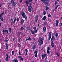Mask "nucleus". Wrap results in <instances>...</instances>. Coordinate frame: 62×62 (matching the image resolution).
I'll list each match as a JSON object with an SVG mask.
<instances>
[{"mask_svg": "<svg viewBox=\"0 0 62 62\" xmlns=\"http://www.w3.org/2000/svg\"><path fill=\"white\" fill-rule=\"evenodd\" d=\"M34 53L35 54V57H37L38 55H37V54H38V50H35Z\"/></svg>", "mask_w": 62, "mask_h": 62, "instance_id": "obj_7", "label": "nucleus"}, {"mask_svg": "<svg viewBox=\"0 0 62 62\" xmlns=\"http://www.w3.org/2000/svg\"><path fill=\"white\" fill-rule=\"evenodd\" d=\"M47 23L46 22H45L44 23V25H46V24H47Z\"/></svg>", "mask_w": 62, "mask_h": 62, "instance_id": "obj_45", "label": "nucleus"}, {"mask_svg": "<svg viewBox=\"0 0 62 62\" xmlns=\"http://www.w3.org/2000/svg\"><path fill=\"white\" fill-rule=\"evenodd\" d=\"M5 41L6 42H8V40L7 39H6L5 40Z\"/></svg>", "mask_w": 62, "mask_h": 62, "instance_id": "obj_53", "label": "nucleus"}, {"mask_svg": "<svg viewBox=\"0 0 62 62\" xmlns=\"http://www.w3.org/2000/svg\"><path fill=\"white\" fill-rule=\"evenodd\" d=\"M46 62H48V60H46Z\"/></svg>", "mask_w": 62, "mask_h": 62, "instance_id": "obj_55", "label": "nucleus"}, {"mask_svg": "<svg viewBox=\"0 0 62 62\" xmlns=\"http://www.w3.org/2000/svg\"><path fill=\"white\" fill-rule=\"evenodd\" d=\"M14 61L15 62H18V60L17 59H15L13 61V62H14Z\"/></svg>", "mask_w": 62, "mask_h": 62, "instance_id": "obj_22", "label": "nucleus"}, {"mask_svg": "<svg viewBox=\"0 0 62 62\" xmlns=\"http://www.w3.org/2000/svg\"><path fill=\"white\" fill-rule=\"evenodd\" d=\"M27 6L28 7V10L30 13L31 12V11H32V9H31V8H30V7H29L28 5H27Z\"/></svg>", "mask_w": 62, "mask_h": 62, "instance_id": "obj_5", "label": "nucleus"}, {"mask_svg": "<svg viewBox=\"0 0 62 62\" xmlns=\"http://www.w3.org/2000/svg\"><path fill=\"white\" fill-rule=\"evenodd\" d=\"M58 5H57V7L55 8V9H57V8H58Z\"/></svg>", "mask_w": 62, "mask_h": 62, "instance_id": "obj_49", "label": "nucleus"}, {"mask_svg": "<svg viewBox=\"0 0 62 62\" xmlns=\"http://www.w3.org/2000/svg\"><path fill=\"white\" fill-rule=\"evenodd\" d=\"M47 59V57L45 58V60H46V59Z\"/></svg>", "mask_w": 62, "mask_h": 62, "instance_id": "obj_61", "label": "nucleus"}, {"mask_svg": "<svg viewBox=\"0 0 62 62\" xmlns=\"http://www.w3.org/2000/svg\"><path fill=\"white\" fill-rule=\"evenodd\" d=\"M11 4H12V7H14L17 3H16V2L14 1L13 0H12L11 2Z\"/></svg>", "mask_w": 62, "mask_h": 62, "instance_id": "obj_4", "label": "nucleus"}, {"mask_svg": "<svg viewBox=\"0 0 62 62\" xmlns=\"http://www.w3.org/2000/svg\"><path fill=\"white\" fill-rule=\"evenodd\" d=\"M7 34H8V30H7Z\"/></svg>", "mask_w": 62, "mask_h": 62, "instance_id": "obj_54", "label": "nucleus"}, {"mask_svg": "<svg viewBox=\"0 0 62 62\" xmlns=\"http://www.w3.org/2000/svg\"><path fill=\"white\" fill-rule=\"evenodd\" d=\"M32 48L33 50H35L36 49V45H33L32 46Z\"/></svg>", "mask_w": 62, "mask_h": 62, "instance_id": "obj_15", "label": "nucleus"}, {"mask_svg": "<svg viewBox=\"0 0 62 62\" xmlns=\"http://www.w3.org/2000/svg\"><path fill=\"white\" fill-rule=\"evenodd\" d=\"M6 45V48H5L6 49H8V44H7V43H6L5 44Z\"/></svg>", "mask_w": 62, "mask_h": 62, "instance_id": "obj_12", "label": "nucleus"}, {"mask_svg": "<svg viewBox=\"0 0 62 62\" xmlns=\"http://www.w3.org/2000/svg\"><path fill=\"white\" fill-rule=\"evenodd\" d=\"M56 1H57L58 2H60V0H56Z\"/></svg>", "mask_w": 62, "mask_h": 62, "instance_id": "obj_58", "label": "nucleus"}, {"mask_svg": "<svg viewBox=\"0 0 62 62\" xmlns=\"http://www.w3.org/2000/svg\"><path fill=\"white\" fill-rule=\"evenodd\" d=\"M33 0H29L28 1L29 2H31Z\"/></svg>", "mask_w": 62, "mask_h": 62, "instance_id": "obj_42", "label": "nucleus"}, {"mask_svg": "<svg viewBox=\"0 0 62 62\" xmlns=\"http://www.w3.org/2000/svg\"><path fill=\"white\" fill-rule=\"evenodd\" d=\"M19 55H21V52L20 51H19Z\"/></svg>", "mask_w": 62, "mask_h": 62, "instance_id": "obj_43", "label": "nucleus"}, {"mask_svg": "<svg viewBox=\"0 0 62 62\" xmlns=\"http://www.w3.org/2000/svg\"><path fill=\"white\" fill-rule=\"evenodd\" d=\"M51 17V15L50 14H49L48 15V17Z\"/></svg>", "mask_w": 62, "mask_h": 62, "instance_id": "obj_44", "label": "nucleus"}, {"mask_svg": "<svg viewBox=\"0 0 62 62\" xmlns=\"http://www.w3.org/2000/svg\"><path fill=\"white\" fill-rule=\"evenodd\" d=\"M12 55H14V50H13L12 52Z\"/></svg>", "mask_w": 62, "mask_h": 62, "instance_id": "obj_36", "label": "nucleus"}, {"mask_svg": "<svg viewBox=\"0 0 62 62\" xmlns=\"http://www.w3.org/2000/svg\"><path fill=\"white\" fill-rule=\"evenodd\" d=\"M2 16H0V20L2 18Z\"/></svg>", "mask_w": 62, "mask_h": 62, "instance_id": "obj_60", "label": "nucleus"}, {"mask_svg": "<svg viewBox=\"0 0 62 62\" xmlns=\"http://www.w3.org/2000/svg\"><path fill=\"white\" fill-rule=\"evenodd\" d=\"M21 46H22V45L20 44H19L18 45V47H19V48H21Z\"/></svg>", "mask_w": 62, "mask_h": 62, "instance_id": "obj_31", "label": "nucleus"}, {"mask_svg": "<svg viewBox=\"0 0 62 62\" xmlns=\"http://www.w3.org/2000/svg\"><path fill=\"white\" fill-rule=\"evenodd\" d=\"M42 2H43L45 3V4L46 6H48V4H49V0H41Z\"/></svg>", "mask_w": 62, "mask_h": 62, "instance_id": "obj_3", "label": "nucleus"}, {"mask_svg": "<svg viewBox=\"0 0 62 62\" xmlns=\"http://www.w3.org/2000/svg\"><path fill=\"white\" fill-rule=\"evenodd\" d=\"M37 20H38V19H35V21L36 22V23H37Z\"/></svg>", "mask_w": 62, "mask_h": 62, "instance_id": "obj_47", "label": "nucleus"}, {"mask_svg": "<svg viewBox=\"0 0 62 62\" xmlns=\"http://www.w3.org/2000/svg\"><path fill=\"white\" fill-rule=\"evenodd\" d=\"M30 8H31L32 9H33V8H32V6H31V3H30Z\"/></svg>", "mask_w": 62, "mask_h": 62, "instance_id": "obj_28", "label": "nucleus"}, {"mask_svg": "<svg viewBox=\"0 0 62 62\" xmlns=\"http://www.w3.org/2000/svg\"><path fill=\"white\" fill-rule=\"evenodd\" d=\"M6 55L7 56L6 57H9V58H10V57H9V56H8V54H6Z\"/></svg>", "mask_w": 62, "mask_h": 62, "instance_id": "obj_26", "label": "nucleus"}, {"mask_svg": "<svg viewBox=\"0 0 62 62\" xmlns=\"http://www.w3.org/2000/svg\"><path fill=\"white\" fill-rule=\"evenodd\" d=\"M58 35V34L57 33H56V34H54V36H55L56 38H57Z\"/></svg>", "mask_w": 62, "mask_h": 62, "instance_id": "obj_20", "label": "nucleus"}, {"mask_svg": "<svg viewBox=\"0 0 62 62\" xmlns=\"http://www.w3.org/2000/svg\"><path fill=\"white\" fill-rule=\"evenodd\" d=\"M31 33L32 34H33V35H34V34H35V32L34 31H32V30H31Z\"/></svg>", "mask_w": 62, "mask_h": 62, "instance_id": "obj_23", "label": "nucleus"}, {"mask_svg": "<svg viewBox=\"0 0 62 62\" xmlns=\"http://www.w3.org/2000/svg\"><path fill=\"white\" fill-rule=\"evenodd\" d=\"M4 14V12H3L1 14H0V16L2 17V15H3Z\"/></svg>", "mask_w": 62, "mask_h": 62, "instance_id": "obj_24", "label": "nucleus"}, {"mask_svg": "<svg viewBox=\"0 0 62 62\" xmlns=\"http://www.w3.org/2000/svg\"><path fill=\"white\" fill-rule=\"evenodd\" d=\"M21 15H22V17L25 18L26 21H27V16L24 12H22L21 13Z\"/></svg>", "mask_w": 62, "mask_h": 62, "instance_id": "obj_2", "label": "nucleus"}, {"mask_svg": "<svg viewBox=\"0 0 62 62\" xmlns=\"http://www.w3.org/2000/svg\"><path fill=\"white\" fill-rule=\"evenodd\" d=\"M39 17V15H37L35 16L36 19H38V18Z\"/></svg>", "mask_w": 62, "mask_h": 62, "instance_id": "obj_21", "label": "nucleus"}, {"mask_svg": "<svg viewBox=\"0 0 62 62\" xmlns=\"http://www.w3.org/2000/svg\"><path fill=\"white\" fill-rule=\"evenodd\" d=\"M33 40H35V39L34 38H33Z\"/></svg>", "mask_w": 62, "mask_h": 62, "instance_id": "obj_63", "label": "nucleus"}, {"mask_svg": "<svg viewBox=\"0 0 62 62\" xmlns=\"http://www.w3.org/2000/svg\"><path fill=\"white\" fill-rule=\"evenodd\" d=\"M50 49H51V47L50 46H49L47 48V50H50Z\"/></svg>", "mask_w": 62, "mask_h": 62, "instance_id": "obj_30", "label": "nucleus"}, {"mask_svg": "<svg viewBox=\"0 0 62 62\" xmlns=\"http://www.w3.org/2000/svg\"><path fill=\"white\" fill-rule=\"evenodd\" d=\"M56 23H55V25L57 26H58V23H59V22L58 20H56Z\"/></svg>", "mask_w": 62, "mask_h": 62, "instance_id": "obj_10", "label": "nucleus"}, {"mask_svg": "<svg viewBox=\"0 0 62 62\" xmlns=\"http://www.w3.org/2000/svg\"><path fill=\"white\" fill-rule=\"evenodd\" d=\"M1 21H3V20H4L3 18H1Z\"/></svg>", "mask_w": 62, "mask_h": 62, "instance_id": "obj_52", "label": "nucleus"}, {"mask_svg": "<svg viewBox=\"0 0 62 62\" xmlns=\"http://www.w3.org/2000/svg\"><path fill=\"white\" fill-rule=\"evenodd\" d=\"M24 28H23V27H22L21 28V30H23V29Z\"/></svg>", "mask_w": 62, "mask_h": 62, "instance_id": "obj_51", "label": "nucleus"}, {"mask_svg": "<svg viewBox=\"0 0 62 62\" xmlns=\"http://www.w3.org/2000/svg\"><path fill=\"white\" fill-rule=\"evenodd\" d=\"M9 58V57H6V60L7 61H8V58Z\"/></svg>", "mask_w": 62, "mask_h": 62, "instance_id": "obj_34", "label": "nucleus"}, {"mask_svg": "<svg viewBox=\"0 0 62 62\" xmlns=\"http://www.w3.org/2000/svg\"><path fill=\"white\" fill-rule=\"evenodd\" d=\"M25 51L26 52V53H27V52H28V50L27 49H25Z\"/></svg>", "mask_w": 62, "mask_h": 62, "instance_id": "obj_39", "label": "nucleus"}, {"mask_svg": "<svg viewBox=\"0 0 62 62\" xmlns=\"http://www.w3.org/2000/svg\"><path fill=\"white\" fill-rule=\"evenodd\" d=\"M22 0H20V3H22Z\"/></svg>", "mask_w": 62, "mask_h": 62, "instance_id": "obj_56", "label": "nucleus"}, {"mask_svg": "<svg viewBox=\"0 0 62 62\" xmlns=\"http://www.w3.org/2000/svg\"><path fill=\"white\" fill-rule=\"evenodd\" d=\"M43 31L44 33L46 32V27L44 26L43 28Z\"/></svg>", "mask_w": 62, "mask_h": 62, "instance_id": "obj_13", "label": "nucleus"}, {"mask_svg": "<svg viewBox=\"0 0 62 62\" xmlns=\"http://www.w3.org/2000/svg\"><path fill=\"white\" fill-rule=\"evenodd\" d=\"M33 29H34V30L36 29V27H33Z\"/></svg>", "mask_w": 62, "mask_h": 62, "instance_id": "obj_48", "label": "nucleus"}, {"mask_svg": "<svg viewBox=\"0 0 62 62\" xmlns=\"http://www.w3.org/2000/svg\"><path fill=\"white\" fill-rule=\"evenodd\" d=\"M47 53L48 54H50V51H49V50L47 51Z\"/></svg>", "mask_w": 62, "mask_h": 62, "instance_id": "obj_37", "label": "nucleus"}, {"mask_svg": "<svg viewBox=\"0 0 62 62\" xmlns=\"http://www.w3.org/2000/svg\"><path fill=\"white\" fill-rule=\"evenodd\" d=\"M28 54L27 52H26L25 55H27Z\"/></svg>", "mask_w": 62, "mask_h": 62, "instance_id": "obj_57", "label": "nucleus"}, {"mask_svg": "<svg viewBox=\"0 0 62 62\" xmlns=\"http://www.w3.org/2000/svg\"><path fill=\"white\" fill-rule=\"evenodd\" d=\"M46 16H44L43 18L42 19V20H46Z\"/></svg>", "mask_w": 62, "mask_h": 62, "instance_id": "obj_18", "label": "nucleus"}, {"mask_svg": "<svg viewBox=\"0 0 62 62\" xmlns=\"http://www.w3.org/2000/svg\"><path fill=\"white\" fill-rule=\"evenodd\" d=\"M51 45L52 47H54V43L53 41H51Z\"/></svg>", "mask_w": 62, "mask_h": 62, "instance_id": "obj_9", "label": "nucleus"}, {"mask_svg": "<svg viewBox=\"0 0 62 62\" xmlns=\"http://www.w3.org/2000/svg\"><path fill=\"white\" fill-rule=\"evenodd\" d=\"M20 60H22V61H23V58H21Z\"/></svg>", "mask_w": 62, "mask_h": 62, "instance_id": "obj_46", "label": "nucleus"}, {"mask_svg": "<svg viewBox=\"0 0 62 62\" xmlns=\"http://www.w3.org/2000/svg\"><path fill=\"white\" fill-rule=\"evenodd\" d=\"M7 30H3L2 31L3 32V34L4 35H5V33H7Z\"/></svg>", "mask_w": 62, "mask_h": 62, "instance_id": "obj_11", "label": "nucleus"}, {"mask_svg": "<svg viewBox=\"0 0 62 62\" xmlns=\"http://www.w3.org/2000/svg\"><path fill=\"white\" fill-rule=\"evenodd\" d=\"M47 54H43L41 55L42 56V59H43V58H45L46 56H47Z\"/></svg>", "mask_w": 62, "mask_h": 62, "instance_id": "obj_6", "label": "nucleus"}, {"mask_svg": "<svg viewBox=\"0 0 62 62\" xmlns=\"http://www.w3.org/2000/svg\"><path fill=\"white\" fill-rule=\"evenodd\" d=\"M18 41L20 42V39H18Z\"/></svg>", "mask_w": 62, "mask_h": 62, "instance_id": "obj_59", "label": "nucleus"}, {"mask_svg": "<svg viewBox=\"0 0 62 62\" xmlns=\"http://www.w3.org/2000/svg\"><path fill=\"white\" fill-rule=\"evenodd\" d=\"M25 3L26 5H29V2H28V1H26L25 2Z\"/></svg>", "mask_w": 62, "mask_h": 62, "instance_id": "obj_29", "label": "nucleus"}, {"mask_svg": "<svg viewBox=\"0 0 62 62\" xmlns=\"http://www.w3.org/2000/svg\"><path fill=\"white\" fill-rule=\"evenodd\" d=\"M23 22H24V20L23 19H22L21 20V24H23Z\"/></svg>", "mask_w": 62, "mask_h": 62, "instance_id": "obj_35", "label": "nucleus"}, {"mask_svg": "<svg viewBox=\"0 0 62 62\" xmlns=\"http://www.w3.org/2000/svg\"><path fill=\"white\" fill-rule=\"evenodd\" d=\"M11 28H9V32L10 33H11Z\"/></svg>", "mask_w": 62, "mask_h": 62, "instance_id": "obj_19", "label": "nucleus"}, {"mask_svg": "<svg viewBox=\"0 0 62 62\" xmlns=\"http://www.w3.org/2000/svg\"><path fill=\"white\" fill-rule=\"evenodd\" d=\"M16 21V18L15 17L14 19V21L13 22V23H15V22Z\"/></svg>", "mask_w": 62, "mask_h": 62, "instance_id": "obj_27", "label": "nucleus"}, {"mask_svg": "<svg viewBox=\"0 0 62 62\" xmlns=\"http://www.w3.org/2000/svg\"><path fill=\"white\" fill-rule=\"evenodd\" d=\"M22 56H18V58H19L20 59H21V58H22Z\"/></svg>", "mask_w": 62, "mask_h": 62, "instance_id": "obj_33", "label": "nucleus"}, {"mask_svg": "<svg viewBox=\"0 0 62 62\" xmlns=\"http://www.w3.org/2000/svg\"><path fill=\"white\" fill-rule=\"evenodd\" d=\"M27 40H31V38H30V37H29V38L28 39H26L25 41H27Z\"/></svg>", "mask_w": 62, "mask_h": 62, "instance_id": "obj_14", "label": "nucleus"}, {"mask_svg": "<svg viewBox=\"0 0 62 62\" xmlns=\"http://www.w3.org/2000/svg\"><path fill=\"white\" fill-rule=\"evenodd\" d=\"M26 29H27V31H28V30H29L30 29V28L28 27H27L26 28Z\"/></svg>", "mask_w": 62, "mask_h": 62, "instance_id": "obj_25", "label": "nucleus"}, {"mask_svg": "<svg viewBox=\"0 0 62 62\" xmlns=\"http://www.w3.org/2000/svg\"><path fill=\"white\" fill-rule=\"evenodd\" d=\"M51 32H49V35H48L49 37L48 38V40L49 41L50 40L51 38Z\"/></svg>", "mask_w": 62, "mask_h": 62, "instance_id": "obj_8", "label": "nucleus"}, {"mask_svg": "<svg viewBox=\"0 0 62 62\" xmlns=\"http://www.w3.org/2000/svg\"><path fill=\"white\" fill-rule=\"evenodd\" d=\"M45 7H46V11H47V10H48V9L49 8V7L46 6H45Z\"/></svg>", "mask_w": 62, "mask_h": 62, "instance_id": "obj_17", "label": "nucleus"}, {"mask_svg": "<svg viewBox=\"0 0 62 62\" xmlns=\"http://www.w3.org/2000/svg\"><path fill=\"white\" fill-rule=\"evenodd\" d=\"M57 1H56L55 2L54 4L55 5H56L57 4Z\"/></svg>", "mask_w": 62, "mask_h": 62, "instance_id": "obj_38", "label": "nucleus"}, {"mask_svg": "<svg viewBox=\"0 0 62 62\" xmlns=\"http://www.w3.org/2000/svg\"><path fill=\"white\" fill-rule=\"evenodd\" d=\"M43 13H44V15H45L46 14V11H43Z\"/></svg>", "mask_w": 62, "mask_h": 62, "instance_id": "obj_32", "label": "nucleus"}, {"mask_svg": "<svg viewBox=\"0 0 62 62\" xmlns=\"http://www.w3.org/2000/svg\"><path fill=\"white\" fill-rule=\"evenodd\" d=\"M43 39H42L41 37H39V39L38 40V41L40 43L39 44L40 46H41L43 44Z\"/></svg>", "mask_w": 62, "mask_h": 62, "instance_id": "obj_1", "label": "nucleus"}, {"mask_svg": "<svg viewBox=\"0 0 62 62\" xmlns=\"http://www.w3.org/2000/svg\"><path fill=\"white\" fill-rule=\"evenodd\" d=\"M16 20L17 21H19V19L18 18H17L16 19Z\"/></svg>", "mask_w": 62, "mask_h": 62, "instance_id": "obj_50", "label": "nucleus"}, {"mask_svg": "<svg viewBox=\"0 0 62 62\" xmlns=\"http://www.w3.org/2000/svg\"><path fill=\"white\" fill-rule=\"evenodd\" d=\"M37 32H38V30H35L34 31V33H37Z\"/></svg>", "mask_w": 62, "mask_h": 62, "instance_id": "obj_41", "label": "nucleus"}, {"mask_svg": "<svg viewBox=\"0 0 62 62\" xmlns=\"http://www.w3.org/2000/svg\"><path fill=\"white\" fill-rule=\"evenodd\" d=\"M53 39H55V38L54 37V35H53L52 37V38H51V41H53Z\"/></svg>", "mask_w": 62, "mask_h": 62, "instance_id": "obj_16", "label": "nucleus"}, {"mask_svg": "<svg viewBox=\"0 0 62 62\" xmlns=\"http://www.w3.org/2000/svg\"><path fill=\"white\" fill-rule=\"evenodd\" d=\"M56 55H57V57H59V54L58 53H56Z\"/></svg>", "mask_w": 62, "mask_h": 62, "instance_id": "obj_40", "label": "nucleus"}, {"mask_svg": "<svg viewBox=\"0 0 62 62\" xmlns=\"http://www.w3.org/2000/svg\"><path fill=\"white\" fill-rule=\"evenodd\" d=\"M15 40V38H14V39H13V40L14 41V40Z\"/></svg>", "mask_w": 62, "mask_h": 62, "instance_id": "obj_64", "label": "nucleus"}, {"mask_svg": "<svg viewBox=\"0 0 62 62\" xmlns=\"http://www.w3.org/2000/svg\"><path fill=\"white\" fill-rule=\"evenodd\" d=\"M1 6L2 5H1V4H0V7H1Z\"/></svg>", "mask_w": 62, "mask_h": 62, "instance_id": "obj_62", "label": "nucleus"}]
</instances>
